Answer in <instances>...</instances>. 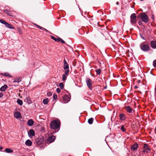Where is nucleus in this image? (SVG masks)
Wrapping results in <instances>:
<instances>
[{
	"label": "nucleus",
	"instance_id": "obj_1",
	"mask_svg": "<svg viewBox=\"0 0 156 156\" xmlns=\"http://www.w3.org/2000/svg\"><path fill=\"white\" fill-rule=\"evenodd\" d=\"M44 138L43 135H41V137H40V148L45 147V144L47 143L49 144L53 142L56 139L55 136L53 135L49 136L47 139L45 138L47 140H44Z\"/></svg>",
	"mask_w": 156,
	"mask_h": 156
},
{
	"label": "nucleus",
	"instance_id": "obj_2",
	"mask_svg": "<svg viewBox=\"0 0 156 156\" xmlns=\"http://www.w3.org/2000/svg\"><path fill=\"white\" fill-rule=\"evenodd\" d=\"M60 125V122L59 120L56 119L52 121L50 124L51 128L54 130L58 129Z\"/></svg>",
	"mask_w": 156,
	"mask_h": 156
},
{
	"label": "nucleus",
	"instance_id": "obj_3",
	"mask_svg": "<svg viewBox=\"0 0 156 156\" xmlns=\"http://www.w3.org/2000/svg\"><path fill=\"white\" fill-rule=\"evenodd\" d=\"M138 17L140 18L142 21L144 23H147L149 21L148 17L145 13H141L139 14Z\"/></svg>",
	"mask_w": 156,
	"mask_h": 156
},
{
	"label": "nucleus",
	"instance_id": "obj_4",
	"mask_svg": "<svg viewBox=\"0 0 156 156\" xmlns=\"http://www.w3.org/2000/svg\"><path fill=\"white\" fill-rule=\"evenodd\" d=\"M140 47L141 49L144 51H147L150 49V47L149 45L144 42L140 44Z\"/></svg>",
	"mask_w": 156,
	"mask_h": 156
},
{
	"label": "nucleus",
	"instance_id": "obj_5",
	"mask_svg": "<svg viewBox=\"0 0 156 156\" xmlns=\"http://www.w3.org/2000/svg\"><path fill=\"white\" fill-rule=\"evenodd\" d=\"M130 19V22L132 24H135L136 23V16L135 13H133L131 15Z\"/></svg>",
	"mask_w": 156,
	"mask_h": 156
},
{
	"label": "nucleus",
	"instance_id": "obj_6",
	"mask_svg": "<svg viewBox=\"0 0 156 156\" xmlns=\"http://www.w3.org/2000/svg\"><path fill=\"white\" fill-rule=\"evenodd\" d=\"M86 82L88 87L90 89H91L92 88L91 85L92 83L91 80L89 78H87L86 79Z\"/></svg>",
	"mask_w": 156,
	"mask_h": 156
},
{
	"label": "nucleus",
	"instance_id": "obj_7",
	"mask_svg": "<svg viewBox=\"0 0 156 156\" xmlns=\"http://www.w3.org/2000/svg\"><path fill=\"white\" fill-rule=\"evenodd\" d=\"M63 99L64 102L63 103H66L70 101V99L69 96L65 95L63 97Z\"/></svg>",
	"mask_w": 156,
	"mask_h": 156
},
{
	"label": "nucleus",
	"instance_id": "obj_8",
	"mask_svg": "<svg viewBox=\"0 0 156 156\" xmlns=\"http://www.w3.org/2000/svg\"><path fill=\"white\" fill-rule=\"evenodd\" d=\"M40 131L42 133H44V138H46V137H47V136H48V134L47 133H45L46 131L44 127H42Z\"/></svg>",
	"mask_w": 156,
	"mask_h": 156
},
{
	"label": "nucleus",
	"instance_id": "obj_9",
	"mask_svg": "<svg viewBox=\"0 0 156 156\" xmlns=\"http://www.w3.org/2000/svg\"><path fill=\"white\" fill-rule=\"evenodd\" d=\"M150 151V148L148 147L147 144H145L143 150L144 152H148Z\"/></svg>",
	"mask_w": 156,
	"mask_h": 156
},
{
	"label": "nucleus",
	"instance_id": "obj_10",
	"mask_svg": "<svg viewBox=\"0 0 156 156\" xmlns=\"http://www.w3.org/2000/svg\"><path fill=\"white\" fill-rule=\"evenodd\" d=\"M28 134L29 137H30V136H34L35 135V132L34 130L33 129H30L28 132Z\"/></svg>",
	"mask_w": 156,
	"mask_h": 156
},
{
	"label": "nucleus",
	"instance_id": "obj_11",
	"mask_svg": "<svg viewBox=\"0 0 156 156\" xmlns=\"http://www.w3.org/2000/svg\"><path fill=\"white\" fill-rule=\"evenodd\" d=\"M125 109L128 113H131L133 109L129 106H126L124 107Z\"/></svg>",
	"mask_w": 156,
	"mask_h": 156
},
{
	"label": "nucleus",
	"instance_id": "obj_12",
	"mask_svg": "<svg viewBox=\"0 0 156 156\" xmlns=\"http://www.w3.org/2000/svg\"><path fill=\"white\" fill-rule=\"evenodd\" d=\"M151 47L153 49L156 48V41H153L150 43Z\"/></svg>",
	"mask_w": 156,
	"mask_h": 156
},
{
	"label": "nucleus",
	"instance_id": "obj_13",
	"mask_svg": "<svg viewBox=\"0 0 156 156\" xmlns=\"http://www.w3.org/2000/svg\"><path fill=\"white\" fill-rule=\"evenodd\" d=\"M0 74L2 76H5L9 77L10 78H12V76L8 72L1 73H0Z\"/></svg>",
	"mask_w": 156,
	"mask_h": 156
},
{
	"label": "nucleus",
	"instance_id": "obj_14",
	"mask_svg": "<svg viewBox=\"0 0 156 156\" xmlns=\"http://www.w3.org/2000/svg\"><path fill=\"white\" fill-rule=\"evenodd\" d=\"M138 147V145L137 144H134L131 147V150L132 151H134L136 150Z\"/></svg>",
	"mask_w": 156,
	"mask_h": 156
},
{
	"label": "nucleus",
	"instance_id": "obj_15",
	"mask_svg": "<svg viewBox=\"0 0 156 156\" xmlns=\"http://www.w3.org/2000/svg\"><path fill=\"white\" fill-rule=\"evenodd\" d=\"M25 144H26V145H27V146H31L32 145V144L31 141L29 140H27L25 141Z\"/></svg>",
	"mask_w": 156,
	"mask_h": 156
},
{
	"label": "nucleus",
	"instance_id": "obj_16",
	"mask_svg": "<svg viewBox=\"0 0 156 156\" xmlns=\"http://www.w3.org/2000/svg\"><path fill=\"white\" fill-rule=\"evenodd\" d=\"M34 124V122L32 119L29 120L27 122V125L30 126H32Z\"/></svg>",
	"mask_w": 156,
	"mask_h": 156
},
{
	"label": "nucleus",
	"instance_id": "obj_17",
	"mask_svg": "<svg viewBox=\"0 0 156 156\" xmlns=\"http://www.w3.org/2000/svg\"><path fill=\"white\" fill-rule=\"evenodd\" d=\"M7 88L8 86L7 85H4L1 87L0 89V90L2 91H4Z\"/></svg>",
	"mask_w": 156,
	"mask_h": 156
},
{
	"label": "nucleus",
	"instance_id": "obj_18",
	"mask_svg": "<svg viewBox=\"0 0 156 156\" xmlns=\"http://www.w3.org/2000/svg\"><path fill=\"white\" fill-rule=\"evenodd\" d=\"M25 101L27 102L29 104H30L32 103V101L28 97H26L25 99Z\"/></svg>",
	"mask_w": 156,
	"mask_h": 156
},
{
	"label": "nucleus",
	"instance_id": "obj_19",
	"mask_svg": "<svg viewBox=\"0 0 156 156\" xmlns=\"http://www.w3.org/2000/svg\"><path fill=\"white\" fill-rule=\"evenodd\" d=\"M20 116V113L18 112H16L14 114V116L16 119L19 118Z\"/></svg>",
	"mask_w": 156,
	"mask_h": 156
},
{
	"label": "nucleus",
	"instance_id": "obj_20",
	"mask_svg": "<svg viewBox=\"0 0 156 156\" xmlns=\"http://www.w3.org/2000/svg\"><path fill=\"white\" fill-rule=\"evenodd\" d=\"M119 117L120 119L122 120H125L126 118L124 114L122 113L120 114Z\"/></svg>",
	"mask_w": 156,
	"mask_h": 156
},
{
	"label": "nucleus",
	"instance_id": "obj_21",
	"mask_svg": "<svg viewBox=\"0 0 156 156\" xmlns=\"http://www.w3.org/2000/svg\"><path fill=\"white\" fill-rule=\"evenodd\" d=\"M6 27L9 28L11 29H14V28L12 27V25L9 23H8L7 22L5 25Z\"/></svg>",
	"mask_w": 156,
	"mask_h": 156
},
{
	"label": "nucleus",
	"instance_id": "obj_22",
	"mask_svg": "<svg viewBox=\"0 0 156 156\" xmlns=\"http://www.w3.org/2000/svg\"><path fill=\"white\" fill-rule=\"evenodd\" d=\"M5 151L6 153H10L13 152V150L9 148H6L5 149Z\"/></svg>",
	"mask_w": 156,
	"mask_h": 156
},
{
	"label": "nucleus",
	"instance_id": "obj_23",
	"mask_svg": "<svg viewBox=\"0 0 156 156\" xmlns=\"http://www.w3.org/2000/svg\"><path fill=\"white\" fill-rule=\"evenodd\" d=\"M17 102L20 105H22L23 104L22 101L20 99H17Z\"/></svg>",
	"mask_w": 156,
	"mask_h": 156
},
{
	"label": "nucleus",
	"instance_id": "obj_24",
	"mask_svg": "<svg viewBox=\"0 0 156 156\" xmlns=\"http://www.w3.org/2000/svg\"><path fill=\"white\" fill-rule=\"evenodd\" d=\"M48 102V98L44 99L43 100V103L44 104L46 105Z\"/></svg>",
	"mask_w": 156,
	"mask_h": 156
},
{
	"label": "nucleus",
	"instance_id": "obj_25",
	"mask_svg": "<svg viewBox=\"0 0 156 156\" xmlns=\"http://www.w3.org/2000/svg\"><path fill=\"white\" fill-rule=\"evenodd\" d=\"M68 76V75L65 74H62V80L63 81H65L66 80V78L67 76Z\"/></svg>",
	"mask_w": 156,
	"mask_h": 156
},
{
	"label": "nucleus",
	"instance_id": "obj_26",
	"mask_svg": "<svg viewBox=\"0 0 156 156\" xmlns=\"http://www.w3.org/2000/svg\"><path fill=\"white\" fill-rule=\"evenodd\" d=\"M64 70H66V69H69V66L68 64H64Z\"/></svg>",
	"mask_w": 156,
	"mask_h": 156
},
{
	"label": "nucleus",
	"instance_id": "obj_27",
	"mask_svg": "<svg viewBox=\"0 0 156 156\" xmlns=\"http://www.w3.org/2000/svg\"><path fill=\"white\" fill-rule=\"evenodd\" d=\"M93 121V119L92 118L89 119L88 121V123L90 124H92Z\"/></svg>",
	"mask_w": 156,
	"mask_h": 156
},
{
	"label": "nucleus",
	"instance_id": "obj_28",
	"mask_svg": "<svg viewBox=\"0 0 156 156\" xmlns=\"http://www.w3.org/2000/svg\"><path fill=\"white\" fill-rule=\"evenodd\" d=\"M0 23L5 25L7 23V22L3 20L0 19Z\"/></svg>",
	"mask_w": 156,
	"mask_h": 156
},
{
	"label": "nucleus",
	"instance_id": "obj_29",
	"mask_svg": "<svg viewBox=\"0 0 156 156\" xmlns=\"http://www.w3.org/2000/svg\"><path fill=\"white\" fill-rule=\"evenodd\" d=\"M59 86L60 87L61 89L62 90L64 88V85L62 83H59Z\"/></svg>",
	"mask_w": 156,
	"mask_h": 156
},
{
	"label": "nucleus",
	"instance_id": "obj_30",
	"mask_svg": "<svg viewBox=\"0 0 156 156\" xmlns=\"http://www.w3.org/2000/svg\"><path fill=\"white\" fill-rule=\"evenodd\" d=\"M21 81V79L20 78L16 79L14 80V82H17V83H19Z\"/></svg>",
	"mask_w": 156,
	"mask_h": 156
},
{
	"label": "nucleus",
	"instance_id": "obj_31",
	"mask_svg": "<svg viewBox=\"0 0 156 156\" xmlns=\"http://www.w3.org/2000/svg\"><path fill=\"white\" fill-rule=\"evenodd\" d=\"M95 71L98 74L100 75V74L101 73V70L100 69H97Z\"/></svg>",
	"mask_w": 156,
	"mask_h": 156
},
{
	"label": "nucleus",
	"instance_id": "obj_32",
	"mask_svg": "<svg viewBox=\"0 0 156 156\" xmlns=\"http://www.w3.org/2000/svg\"><path fill=\"white\" fill-rule=\"evenodd\" d=\"M65 73L64 74L66 75H68L69 73V69H66L65 70Z\"/></svg>",
	"mask_w": 156,
	"mask_h": 156
},
{
	"label": "nucleus",
	"instance_id": "obj_33",
	"mask_svg": "<svg viewBox=\"0 0 156 156\" xmlns=\"http://www.w3.org/2000/svg\"><path fill=\"white\" fill-rule=\"evenodd\" d=\"M5 12L8 15H10V16L11 15H10L11 12H10L9 11L7 10H5Z\"/></svg>",
	"mask_w": 156,
	"mask_h": 156
},
{
	"label": "nucleus",
	"instance_id": "obj_34",
	"mask_svg": "<svg viewBox=\"0 0 156 156\" xmlns=\"http://www.w3.org/2000/svg\"><path fill=\"white\" fill-rule=\"evenodd\" d=\"M153 65L154 67H156V59L153 61Z\"/></svg>",
	"mask_w": 156,
	"mask_h": 156
},
{
	"label": "nucleus",
	"instance_id": "obj_35",
	"mask_svg": "<svg viewBox=\"0 0 156 156\" xmlns=\"http://www.w3.org/2000/svg\"><path fill=\"white\" fill-rule=\"evenodd\" d=\"M120 129L123 131L125 132V129L124 127V126H122L121 127Z\"/></svg>",
	"mask_w": 156,
	"mask_h": 156
},
{
	"label": "nucleus",
	"instance_id": "obj_36",
	"mask_svg": "<svg viewBox=\"0 0 156 156\" xmlns=\"http://www.w3.org/2000/svg\"><path fill=\"white\" fill-rule=\"evenodd\" d=\"M57 95L55 94H54L53 95V99H54V100H55L57 99Z\"/></svg>",
	"mask_w": 156,
	"mask_h": 156
},
{
	"label": "nucleus",
	"instance_id": "obj_37",
	"mask_svg": "<svg viewBox=\"0 0 156 156\" xmlns=\"http://www.w3.org/2000/svg\"><path fill=\"white\" fill-rule=\"evenodd\" d=\"M41 116L40 115V119H43L44 120H45L46 119V117H43V118L41 117Z\"/></svg>",
	"mask_w": 156,
	"mask_h": 156
},
{
	"label": "nucleus",
	"instance_id": "obj_38",
	"mask_svg": "<svg viewBox=\"0 0 156 156\" xmlns=\"http://www.w3.org/2000/svg\"><path fill=\"white\" fill-rule=\"evenodd\" d=\"M47 95L48 96H51L52 95V93L51 92H48L47 93Z\"/></svg>",
	"mask_w": 156,
	"mask_h": 156
},
{
	"label": "nucleus",
	"instance_id": "obj_39",
	"mask_svg": "<svg viewBox=\"0 0 156 156\" xmlns=\"http://www.w3.org/2000/svg\"><path fill=\"white\" fill-rule=\"evenodd\" d=\"M51 39L54 40L55 41H56V38L52 36H51Z\"/></svg>",
	"mask_w": 156,
	"mask_h": 156
},
{
	"label": "nucleus",
	"instance_id": "obj_40",
	"mask_svg": "<svg viewBox=\"0 0 156 156\" xmlns=\"http://www.w3.org/2000/svg\"><path fill=\"white\" fill-rule=\"evenodd\" d=\"M60 40H61V38L59 37L56 38V41H57L58 42H59L60 41Z\"/></svg>",
	"mask_w": 156,
	"mask_h": 156
},
{
	"label": "nucleus",
	"instance_id": "obj_41",
	"mask_svg": "<svg viewBox=\"0 0 156 156\" xmlns=\"http://www.w3.org/2000/svg\"><path fill=\"white\" fill-rule=\"evenodd\" d=\"M60 90L59 88H58L56 89V92H57V93H59L60 92Z\"/></svg>",
	"mask_w": 156,
	"mask_h": 156
},
{
	"label": "nucleus",
	"instance_id": "obj_42",
	"mask_svg": "<svg viewBox=\"0 0 156 156\" xmlns=\"http://www.w3.org/2000/svg\"><path fill=\"white\" fill-rule=\"evenodd\" d=\"M62 43V44H64L65 43V41L62 39L61 38V40H60V41Z\"/></svg>",
	"mask_w": 156,
	"mask_h": 156
},
{
	"label": "nucleus",
	"instance_id": "obj_43",
	"mask_svg": "<svg viewBox=\"0 0 156 156\" xmlns=\"http://www.w3.org/2000/svg\"><path fill=\"white\" fill-rule=\"evenodd\" d=\"M3 96V94L2 93H0V98H2Z\"/></svg>",
	"mask_w": 156,
	"mask_h": 156
},
{
	"label": "nucleus",
	"instance_id": "obj_44",
	"mask_svg": "<svg viewBox=\"0 0 156 156\" xmlns=\"http://www.w3.org/2000/svg\"><path fill=\"white\" fill-rule=\"evenodd\" d=\"M63 64H68L67 63V62H66V60L65 59H64V61H63Z\"/></svg>",
	"mask_w": 156,
	"mask_h": 156
},
{
	"label": "nucleus",
	"instance_id": "obj_45",
	"mask_svg": "<svg viewBox=\"0 0 156 156\" xmlns=\"http://www.w3.org/2000/svg\"><path fill=\"white\" fill-rule=\"evenodd\" d=\"M138 23L140 25H141L142 24V22L140 20H139L138 21Z\"/></svg>",
	"mask_w": 156,
	"mask_h": 156
},
{
	"label": "nucleus",
	"instance_id": "obj_46",
	"mask_svg": "<svg viewBox=\"0 0 156 156\" xmlns=\"http://www.w3.org/2000/svg\"><path fill=\"white\" fill-rule=\"evenodd\" d=\"M154 96L155 97V100H156V91H155V93H154Z\"/></svg>",
	"mask_w": 156,
	"mask_h": 156
},
{
	"label": "nucleus",
	"instance_id": "obj_47",
	"mask_svg": "<svg viewBox=\"0 0 156 156\" xmlns=\"http://www.w3.org/2000/svg\"><path fill=\"white\" fill-rule=\"evenodd\" d=\"M34 24L36 26H37V27H38V28H39V26H38V25H37V24H35V23H34Z\"/></svg>",
	"mask_w": 156,
	"mask_h": 156
},
{
	"label": "nucleus",
	"instance_id": "obj_48",
	"mask_svg": "<svg viewBox=\"0 0 156 156\" xmlns=\"http://www.w3.org/2000/svg\"><path fill=\"white\" fill-rule=\"evenodd\" d=\"M138 88V87L137 86H135L134 87V88Z\"/></svg>",
	"mask_w": 156,
	"mask_h": 156
},
{
	"label": "nucleus",
	"instance_id": "obj_49",
	"mask_svg": "<svg viewBox=\"0 0 156 156\" xmlns=\"http://www.w3.org/2000/svg\"><path fill=\"white\" fill-rule=\"evenodd\" d=\"M43 29H44L46 31H48L46 29L44 28H43Z\"/></svg>",
	"mask_w": 156,
	"mask_h": 156
},
{
	"label": "nucleus",
	"instance_id": "obj_50",
	"mask_svg": "<svg viewBox=\"0 0 156 156\" xmlns=\"http://www.w3.org/2000/svg\"><path fill=\"white\" fill-rule=\"evenodd\" d=\"M39 28H40V29H42V28L40 26Z\"/></svg>",
	"mask_w": 156,
	"mask_h": 156
},
{
	"label": "nucleus",
	"instance_id": "obj_51",
	"mask_svg": "<svg viewBox=\"0 0 156 156\" xmlns=\"http://www.w3.org/2000/svg\"><path fill=\"white\" fill-rule=\"evenodd\" d=\"M2 147H0V149H1V150L2 149Z\"/></svg>",
	"mask_w": 156,
	"mask_h": 156
},
{
	"label": "nucleus",
	"instance_id": "obj_52",
	"mask_svg": "<svg viewBox=\"0 0 156 156\" xmlns=\"http://www.w3.org/2000/svg\"><path fill=\"white\" fill-rule=\"evenodd\" d=\"M151 18L152 19H154V17H152Z\"/></svg>",
	"mask_w": 156,
	"mask_h": 156
},
{
	"label": "nucleus",
	"instance_id": "obj_53",
	"mask_svg": "<svg viewBox=\"0 0 156 156\" xmlns=\"http://www.w3.org/2000/svg\"><path fill=\"white\" fill-rule=\"evenodd\" d=\"M19 32H20V33H21V32H20L21 31H20V29H19Z\"/></svg>",
	"mask_w": 156,
	"mask_h": 156
},
{
	"label": "nucleus",
	"instance_id": "obj_54",
	"mask_svg": "<svg viewBox=\"0 0 156 156\" xmlns=\"http://www.w3.org/2000/svg\"><path fill=\"white\" fill-rule=\"evenodd\" d=\"M37 142H39V140H37Z\"/></svg>",
	"mask_w": 156,
	"mask_h": 156
},
{
	"label": "nucleus",
	"instance_id": "obj_55",
	"mask_svg": "<svg viewBox=\"0 0 156 156\" xmlns=\"http://www.w3.org/2000/svg\"><path fill=\"white\" fill-rule=\"evenodd\" d=\"M140 0L141 1H144V0Z\"/></svg>",
	"mask_w": 156,
	"mask_h": 156
}]
</instances>
